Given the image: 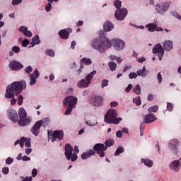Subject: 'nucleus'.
Listing matches in <instances>:
<instances>
[{
    "mask_svg": "<svg viewBox=\"0 0 181 181\" xmlns=\"http://www.w3.org/2000/svg\"><path fill=\"white\" fill-rule=\"evenodd\" d=\"M18 115L20 119L22 118H26V117H28V114L26 113V110H25V108L21 107L18 110Z\"/></svg>",
    "mask_w": 181,
    "mask_h": 181,
    "instance_id": "bb28decb",
    "label": "nucleus"
},
{
    "mask_svg": "<svg viewBox=\"0 0 181 181\" xmlns=\"http://www.w3.org/2000/svg\"><path fill=\"white\" fill-rule=\"evenodd\" d=\"M97 74V71L93 70L92 72L89 73L86 79L81 80L78 83V87L79 88H87L90 84H91V80H93V77L94 75Z\"/></svg>",
    "mask_w": 181,
    "mask_h": 181,
    "instance_id": "20e7f679",
    "label": "nucleus"
},
{
    "mask_svg": "<svg viewBox=\"0 0 181 181\" xmlns=\"http://www.w3.org/2000/svg\"><path fill=\"white\" fill-rule=\"evenodd\" d=\"M103 28L105 32H110L114 29V25L110 21H106L103 25Z\"/></svg>",
    "mask_w": 181,
    "mask_h": 181,
    "instance_id": "4be33fe9",
    "label": "nucleus"
},
{
    "mask_svg": "<svg viewBox=\"0 0 181 181\" xmlns=\"http://www.w3.org/2000/svg\"><path fill=\"white\" fill-rule=\"evenodd\" d=\"M136 77H138V74H136V73L132 72L129 74L130 80H132V78H136Z\"/></svg>",
    "mask_w": 181,
    "mask_h": 181,
    "instance_id": "c03bdc74",
    "label": "nucleus"
},
{
    "mask_svg": "<svg viewBox=\"0 0 181 181\" xmlns=\"http://www.w3.org/2000/svg\"><path fill=\"white\" fill-rule=\"evenodd\" d=\"M13 162V158L8 157L6 159V165H11Z\"/></svg>",
    "mask_w": 181,
    "mask_h": 181,
    "instance_id": "603ef678",
    "label": "nucleus"
},
{
    "mask_svg": "<svg viewBox=\"0 0 181 181\" xmlns=\"http://www.w3.org/2000/svg\"><path fill=\"white\" fill-rule=\"evenodd\" d=\"M103 97L100 95L95 96L93 100V104L95 107H101V105H103Z\"/></svg>",
    "mask_w": 181,
    "mask_h": 181,
    "instance_id": "412c9836",
    "label": "nucleus"
},
{
    "mask_svg": "<svg viewBox=\"0 0 181 181\" xmlns=\"http://www.w3.org/2000/svg\"><path fill=\"white\" fill-rule=\"evenodd\" d=\"M128 15V10L127 8H122L120 10H117L115 16L117 21H124L125 16Z\"/></svg>",
    "mask_w": 181,
    "mask_h": 181,
    "instance_id": "9b49d317",
    "label": "nucleus"
},
{
    "mask_svg": "<svg viewBox=\"0 0 181 181\" xmlns=\"http://www.w3.org/2000/svg\"><path fill=\"white\" fill-rule=\"evenodd\" d=\"M8 66L11 70H13L14 71H18V70L23 69V65L18 61H11Z\"/></svg>",
    "mask_w": 181,
    "mask_h": 181,
    "instance_id": "2eb2a0df",
    "label": "nucleus"
},
{
    "mask_svg": "<svg viewBox=\"0 0 181 181\" xmlns=\"http://www.w3.org/2000/svg\"><path fill=\"white\" fill-rule=\"evenodd\" d=\"M132 90V84H129L128 86L125 88L126 93H129Z\"/></svg>",
    "mask_w": 181,
    "mask_h": 181,
    "instance_id": "680f3d73",
    "label": "nucleus"
},
{
    "mask_svg": "<svg viewBox=\"0 0 181 181\" xmlns=\"http://www.w3.org/2000/svg\"><path fill=\"white\" fill-rule=\"evenodd\" d=\"M33 71V68H32L30 66H28L27 68L25 69V72L27 74H29V73H32Z\"/></svg>",
    "mask_w": 181,
    "mask_h": 181,
    "instance_id": "de8ad7c7",
    "label": "nucleus"
},
{
    "mask_svg": "<svg viewBox=\"0 0 181 181\" xmlns=\"http://www.w3.org/2000/svg\"><path fill=\"white\" fill-rule=\"evenodd\" d=\"M37 175V170H36V168H34L32 170V176L33 177H36Z\"/></svg>",
    "mask_w": 181,
    "mask_h": 181,
    "instance_id": "e2e57ef3",
    "label": "nucleus"
},
{
    "mask_svg": "<svg viewBox=\"0 0 181 181\" xmlns=\"http://www.w3.org/2000/svg\"><path fill=\"white\" fill-rule=\"evenodd\" d=\"M18 30H19V32H23V33H25V31L28 30V28H26L25 26H21L19 28Z\"/></svg>",
    "mask_w": 181,
    "mask_h": 181,
    "instance_id": "0e129e2a",
    "label": "nucleus"
},
{
    "mask_svg": "<svg viewBox=\"0 0 181 181\" xmlns=\"http://www.w3.org/2000/svg\"><path fill=\"white\" fill-rule=\"evenodd\" d=\"M141 162L144 163L146 166H148V168H152V166H153V161H152V160L141 158Z\"/></svg>",
    "mask_w": 181,
    "mask_h": 181,
    "instance_id": "cd10ccee",
    "label": "nucleus"
},
{
    "mask_svg": "<svg viewBox=\"0 0 181 181\" xmlns=\"http://www.w3.org/2000/svg\"><path fill=\"white\" fill-rule=\"evenodd\" d=\"M107 86H108V80L103 79L102 81V88H104V87H107Z\"/></svg>",
    "mask_w": 181,
    "mask_h": 181,
    "instance_id": "864d4df0",
    "label": "nucleus"
},
{
    "mask_svg": "<svg viewBox=\"0 0 181 181\" xmlns=\"http://www.w3.org/2000/svg\"><path fill=\"white\" fill-rule=\"evenodd\" d=\"M148 32H155L157 28V25L155 23H149L148 25H146Z\"/></svg>",
    "mask_w": 181,
    "mask_h": 181,
    "instance_id": "c85d7f7f",
    "label": "nucleus"
},
{
    "mask_svg": "<svg viewBox=\"0 0 181 181\" xmlns=\"http://www.w3.org/2000/svg\"><path fill=\"white\" fill-rule=\"evenodd\" d=\"M118 106V103L117 102H111L110 103V107L112 108L114 107H117Z\"/></svg>",
    "mask_w": 181,
    "mask_h": 181,
    "instance_id": "774afa93",
    "label": "nucleus"
},
{
    "mask_svg": "<svg viewBox=\"0 0 181 181\" xmlns=\"http://www.w3.org/2000/svg\"><path fill=\"white\" fill-rule=\"evenodd\" d=\"M134 93L137 95L141 94V86L139 85H136L134 88Z\"/></svg>",
    "mask_w": 181,
    "mask_h": 181,
    "instance_id": "c9c22d12",
    "label": "nucleus"
},
{
    "mask_svg": "<svg viewBox=\"0 0 181 181\" xmlns=\"http://www.w3.org/2000/svg\"><path fill=\"white\" fill-rule=\"evenodd\" d=\"M114 144H115V141H114V139H107L105 141V146L107 147V149H108V147L110 146H112V145H114Z\"/></svg>",
    "mask_w": 181,
    "mask_h": 181,
    "instance_id": "7c9ffc66",
    "label": "nucleus"
},
{
    "mask_svg": "<svg viewBox=\"0 0 181 181\" xmlns=\"http://www.w3.org/2000/svg\"><path fill=\"white\" fill-rule=\"evenodd\" d=\"M110 69L112 71L117 70V63L115 62H109Z\"/></svg>",
    "mask_w": 181,
    "mask_h": 181,
    "instance_id": "f704fd0d",
    "label": "nucleus"
},
{
    "mask_svg": "<svg viewBox=\"0 0 181 181\" xmlns=\"http://www.w3.org/2000/svg\"><path fill=\"white\" fill-rule=\"evenodd\" d=\"M148 74H149V71L146 70L145 66H144L142 69L137 71V76L140 77H146Z\"/></svg>",
    "mask_w": 181,
    "mask_h": 181,
    "instance_id": "5701e85b",
    "label": "nucleus"
},
{
    "mask_svg": "<svg viewBox=\"0 0 181 181\" xmlns=\"http://www.w3.org/2000/svg\"><path fill=\"white\" fill-rule=\"evenodd\" d=\"M158 110L159 107H158V105H154L153 107H149L148 111V112H158Z\"/></svg>",
    "mask_w": 181,
    "mask_h": 181,
    "instance_id": "72a5a7b5",
    "label": "nucleus"
},
{
    "mask_svg": "<svg viewBox=\"0 0 181 181\" xmlns=\"http://www.w3.org/2000/svg\"><path fill=\"white\" fill-rule=\"evenodd\" d=\"M39 76H40V74L37 69H35L33 74H30L28 75L30 78V86H35V84H36V81L37 78H39Z\"/></svg>",
    "mask_w": 181,
    "mask_h": 181,
    "instance_id": "f8f14e48",
    "label": "nucleus"
},
{
    "mask_svg": "<svg viewBox=\"0 0 181 181\" xmlns=\"http://www.w3.org/2000/svg\"><path fill=\"white\" fill-rule=\"evenodd\" d=\"M65 156L67 160H71L73 158V146L70 144L65 145Z\"/></svg>",
    "mask_w": 181,
    "mask_h": 181,
    "instance_id": "4468645a",
    "label": "nucleus"
},
{
    "mask_svg": "<svg viewBox=\"0 0 181 181\" xmlns=\"http://www.w3.org/2000/svg\"><path fill=\"white\" fill-rule=\"evenodd\" d=\"M153 121H156V117H155L153 114L150 113L149 115H146L145 116L144 123V124H151V122H153Z\"/></svg>",
    "mask_w": 181,
    "mask_h": 181,
    "instance_id": "6ab92c4d",
    "label": "nucleus"
},
{
    "mask_svg": "<svg viewBox=\"0 0 181 181\" xmlns=\"http://www.w3.org/2000/svg\"><path fill=\"white\" fill-rule=\"evenodd\" d=\"M48 138L49 141L52 142H54L56 139L58 141H62L63 138H64V132H63V130H55L52 133V132L48 131Z\"/></svg>",
    "mask_w": 181,
    "mask_h": 181,
    "instance_id": "39448f33",
    "label": "nucleus"
},
{
    "mask_svg": "<svg viewBox=\"0 0 181 181\" xmlns=\"http://www.w3.org/2000/svg\"><path fill=\"white\" fill-rule=\"evenodd\" d=\"M118 117V112L114 109H110L106 115L105 116V122L106 124H115V125L119 124L120 121H122V118Z\"/></svg>",
    "mask_w": 181,
    "mask_h": 181,
    "instance_id": "7ed1b4c3",
    "label": "nucleus"
},
{
    "mask_svg": "<svg viewBox=\"0 0 181 181\" xmlns=\"http://www.w3.org/2000/svg\"><path fill=\"white\" fill-rule=\"evenodd\" d=\"M71 111H73V107H71V106H68V108L65 111L64 115H69V114H71Z\"/></svg>",
    "mask_w": 181,
    "mask_h": 181,
    "instance_id": "37998d69",
    "label": "nucleus"
},
{
    "mask_svg": "<svg viewBox=\"0 0 181 181\" xmlns=\"http://www.w3.org/2000/svg\"><path fill=\"white\" fill-rule=\"evenodd\" d=\"M170 6V3L169 1L160 4H156V10L157 11L158 13H160V15H164L165 12L169 9V7Z\"/></svg>",
    "mask_w": 181,
    "mask_h": 181,
    "instance_id": "6e6552de",
    "label": "nucleus"
},
{
    "mask_svg": "<svg viewBox=\"0 0 181 181\" xmlns=\"http://www.w3.org/2000/svg\"><path fill=\"white\" fill-rule=\"evenodd\" d=\"M145 130V126L142 125V124H141L140 125V135L141 136H144V131Z\"/></svg>",
    "mask_w": 181,
    "mask_h": 181,
    "instance_id": "13d9d810",
    "label": "nucleus"
},
{
    "mask_svg": "<svg viewBox=\"0 0 181 181\" xmlns=\"http://www.w3.org/2000/svg\"><path fill=\"white\" fill-rule=\"evenodd\" d=\"M12 50L14 53H19V52H21V48L18 46H13Z\"/></svg>",
    "mask_w": 181,
    "mask_h": 181,
    "instance_id": "49530a36",
    "label": "nucleus"
},
{
    "mask_svg": "<svg viewBox=\"0 0 181 181\" xmlns=\"http://www.w3.org/2000/svg\"><path fill=\"white\" fill-rule=\"evenodd\" d=\"M134 104H136V105H137V107H139V105H141V97H136L135 98H134L133 100Z\"/></svg>",
    "mask_w": 181,
    "mask_h": 181,
    "instance_id": "e433bc0d",
    "label": "nucleus"
},
{
    "mask_svg": "<svg viewBox=\"0 0 181 181\" xmlns=\"http://www.w3.org/2000/svg\"><path fill=\"white\" fill-rule=\"evenodd\" d=\"M2 173H4V175H8V173H9V168L8 167L3 168Z\"/></svg>",
    "mask_w": 181,
    "mask_h": 181,
    "instance_id": "4d7b16f0",
    "label": "nucleus"
},
{
    "mask_svg": "<svg viewBox=\"0 0 181 181\" xmlns=\"http://www.w3.org/2000/svg\"><path fill=\"white\" fill-rule=\"evenodd\" d=\"M124 151H125L124 147H122L121 146H118L115 153V156H119V155H121V153H122L124 152Z\"/></svg>",
    "mask_w": 181,
    "mask_h": 181,
    "instance_id": "2f4dec72",
    "label": "nucleus"
},
{
    "mask_svg": "<svg viewBox=\"0 0 181 181\" xmlns=\"http://www.w3.org/2000/svg\"><path fill=\"white\" fill-rule=\"evenodd\" d=\"M180 163L181 158H180L179 160H175L170 164V168L171 169V170H174L175 172H179V169H180Z\"/></svg>",
    "mask_w": 181,
    "mask_h": 181,
    "instance_id": "a211bd4d",
    "label": "nucleus"
},
{
    "mask_svg": "<svg viewBox=\"0 0 181 181\" xmlns=\"http://www.w3.org/2000/svg\"><path fill=\"white\" fill-rule=\"evenodd\" d=\"M22 2V0H13L12 1V4L13 5H19Z\"/></svg>",
    "mask_w": 181,
    "mask_h": 181,
    "instance_id": "338daca9",
    "label": "nucleus"
},
{
    "mask_svg": "<svg viewBox=\"0 0 181 181\" xmlns=\"http://www.w3.org/2000/svg\"><path fill=\"white\" fill-rule=\"evenodd\" d=\"M7 116L10 120L12 121L14 124H16L19 121V116H18V112L14 109H8L7 110Z\"/></svg>",
    "mask_w": 181,
    "mask_h": 181,
    "instance_id": "1a4fd4ad",
    "label": "nucleus"
},
{
    "mask_svg": "<svg viewBox=\"0 0 181 181\" xmlns=\"http://www.w3.org/2000/svg\"><path fill=\"white\" fill-rule=\"evenodd\" d=\"M94 151H96V153L99 155L100 158H104L105 156V151H107V146L105 144L98 143L93 146Z\"/></svg>",
    "mask_w": 181,
    "mask_h": 181,
    "instance_id": "0eeeda50",
    "label": "nucleus"
},
{
    "mask_svg": "<svg viewBox=\"0 0 181 181\" xmlns=\"http://www.w3.org/2000/svg\"><path fill=\"white\" fill-rule=\"evenodd\" d=\"M82 63H83V64H86V66H90V64H91V63H93V62L90 59V58H83L81 59Z\"/></svg>",
    "mask_w": 181,
    "mask_h": 181,
    "instance_id": "473e14b6",
    "label": "nucleus"
},
{
    "mask_svg": "<svg viewBox=\"0 0 181 181\" xmlns=\"http://www.w3.org/2000/svg\"><path fill=\"white\" fill-rule=\"evenodd\" d=\"M172 14H173L175 18H177V19H179V21H181V16H180L179 13H177V12L173 11V12H172Z\"/></svg>",
    "mask_w": 181,
    "mask_h": 181,
    "instance_id": "6e6d98bb",
    "label": "nucleus"
},
{
    "mask_svg": "<svg viewBox=\"0 0 181 181\" xmlns=\"http://www.w3.org/2000/svg\"><path fill=\"white\" fill-rule=\"evenodd\" d=\"M86 124H87V125H88L89 127H94V125H97V122H91V120L90 121H86Z\"/></svg>",
    "mask_w": 181,
    "mask_h": 181,
    "instance_id": "8fccbe9b",
    "label": "nucleus"
},
{
    "mask_svg": "<svg viewBox=\"0 0 181 181\" xmlns=\"http://www.w3.org/2000/svg\"><path fill=\"white\" fill-rule=\"evenodd\" d=\"M18 105H22L23 104V96L22 95H19L18 96Z\"/></svg>",
    "mask_w": 181,
    "mask_h": 181,
    "instance_id": "58836bf2",
    "label": "nucleus"
},
{
    "mask_svg": "<svg viewBox=\"0 0 181 181\" xmlns=\"http://www.w3.org/2000/svg\"><path fill=\"white\" fill-rule=\"evenodd\" d=\"M24 144H25V146H26V148H30V146H31V144H30V140H29V139H28L26 138V140H25V141L24 142Z\"/></svg>",
    "mask_w": 181,
    "mask_h": 181,
    "instance_id": "bf43d9fd",
    "label": "nucleus"
},
{
    "mask_svg": "<svg viewBox=\"0 0 181 181\" xmlns=\"http://www.w3.org/2000/svg\"><path fill=\"white\" fill-rule=\"evenodd\" d=\"M81 158L82 159H88L89 156H88V153L86 152V153H83L81 156Z\"/></svg>",
    "mask_w": 181,
    "mask_h": 181,
    "instance_id": "052dcab7",
    "label": "nucleus"
},
{
    "mask_svg": "<svg viewBox=\"0 0 181 181\" xmlns=\"http://www.w3.org/2000/svg\"><path fill=\"white\" fill-rule=\"evenodd\" d=\"M46 54L50 56L51 57H54V51L53 49H47L45 52Z\"/></svg>",
    "mask_w": 181,
    "mask_h": 181,
    "instance_id": "4c0bfd02",
    "label": "nucleus"
},
{
    "mask_svg": "<svg viewBox=\"0 0 181 181\" xmlns=\"http://www.w3.org/2000/svg\"><path fill=\"white\" fill-rule=\"evenodd\" d=\"M26 88V81H14L6 88L5 97L11 100V105H15L18 99L15 95H19L23 89Z\"/></svg>",
    "mask_w": 181,
    "mask_h": 181,
    "instance_id": "f03ea898",
    "label": "nucleus"
},
{
    "mask_svg": "<svg viewBox=\"0 0 181 181\" xmlns=\"http://www.w3.org/2000/svg\"><path fill=\"white\" fill-rule=\"evenodd\" d=\"M42 127V123L40 122H36L35 124L31 127V133L35 135V136H39L40 134V128Z\"/></svg>",
    "mask_w": 181,
    "mask_h": 181,
    "instance_id": "ddd939ff",
    "label": "nucleus"
},
{
    "mask_svg": "<svg viewBox=\"0 0 181 181\" xmlns=\"http://www.w3.org/2000/svg\"><path fill=\"white\" fill-rule=\"evenodd\" d=\"M71 32H73V30H71V28H66L64 30H61L59 32V35L61 39L67 40L69 39V36L70 35V33H71Z\"/></svg>",
    "mask_w": 181,
    "mask_h": 181,
    "instance_id": "dca6fc26",
    "label": "nucleus"
},
{
    "mask_svg": "<svg viewBox=\"0 0 181 181\" xmlns=\"http://www.w3.org/2000/svg\"><path fill=\"white\" fill-rule=\"evenodd\" d=\"M79 152H80V150L78 149V146H75L74 148V153L71 158V162H76V160H77V158H78L77 156V153H78Z\"/></svg>",
    "mask_w": 181,
    "mask_h": 181,
    "instance_id": "a878e982",
    "label": "nucleus"
},
{
    "mask_svg": "<svg viewBox=\"0 0 181 181\" xmlns=\"http://www.w3.org/2000/svg\"><path fill=\"white\" fill-rule=\"evenodd\" d=\"M38 122H41V127L42 125L45 127H47L49 125V123L50 122V119L49 117L44 118L42 120L37 121Z\"/></svg>",
    "mask_w": 181,
    "mask_h": 181,
    "instance_id": "c756f323",
    "label": "nucleus"
},
{
    "mask_svg": "<svg viewBox=\"0 0 181 181\" xmlns=\"http://www.w3.org/2000/svg\"><path fill=\"white\" fill-rule=\"evenodd\" d=\"M52 2H49L48 4L45 6V11L47 12H50L52 11Z\"/></svg>",
    "mask_w": 181,
    "mask_h": 181,
    "instance_id": "a18cd8bd",
    "label": "nucleus"
},
{
    "mask_svg": "<svg viewBox=\"0 0 181 181\" xmlns=\"http://www.w3.org/2000/svg\"><path fill=\"white\" fill-rule=\"evenodd\" d=\"M178 145H179V140L173 139L170 141L168 147L170 148V151H173V152H177Z\"/></svg>",
    "mask_w": 181,
    "mask_h": 181,
    "instance_id": "f3484780",
    "label": "nucleus"
},
{
    "mask_svg": "<svg viewBox=\"0 0 181 181\" xmlns=\"http://www.w3.org/2000/svg\"><path fill=\"white\" fill-rule=\"evenodd\" d=\"M25 142H26V138L22 137L20 140L21 148H23V146H25Z\"/></svg>",
    "mask_w": 181,
    "mask_h": 181,
    "instance_id": "79ce46f5",
    "label": "nucleus"
},
{
    "mask_svg": "<svg viewBox=\"0 0 181 181\" xmlns=\"http://www.w3.org/2000/svg\"><path fill=\"white\" fill-rule=\"evenodd\" d=\"M86 153H88L89 158H90L91 156H94V155L97 153V152L94 149H90L89 151H86Z\"/></svg>",
    "mask_w": 181,
    "mask_h": 181,
    "instance_id": "a19ab883",
    "label": "nucleus"
},
{
    "mask_svg": "<svg viewBox=\"0 0 181 181\" xmlns=\"http://www.w3.org/2000/svg\"><path fill=\"white\" fill-rule=\"evenodd\" d=\"M157 78L158 80V83L160 84V83H162V74H160V72L158 74Z\"/></svg>",
    "mask_w": 181,
    "mask_h": 181,
    "instance_id": "69168bd1",
    "label": "nucleus"
},
{
    "mask_svg": "<svg viewBox=\"0 0 181 181\" xmlns=\"http://www.w3.org/2000/svg\"><path fill=\"white\" fill-rule=\"evenodd\" d=\"M30 122V119L26 117L21 118L18 121V124L20 127H26V125H29Z\"/></svg>",
    "mask_w": 181,
    "mask_h": 181,
    "instance_id": "aec40b11",
    "label": "nucleus"
},
{
    "mask_svg": "<svg viewBox=\"0 0 181 181\" xmlns=\"http://www.w3.org/2000/svg\"><path fill=\"white\" fill-rule=\"evenodd\" d=\"M121 4H122V2H121V1L119 0H115L114 1V6H115V8H117V9H119V8H121Z\"/></svg>",
    "mask_w": 181,
    "mask_h": 181,
    "instance_id": "ea45409f",
    "label": "nucleus"
},
{
    "mask_svg": "<svg viewBox=\"0 0 181 181\" xmlns=\"http://www.w3.org/2000/svg\"><path fill=\"white\" fill-rule=\"evenodd\" d=\"M163 47L165 50H172V49L173 48V42L170 40H166L163 43Z\"/></svg>",
    "mask_w": 181,
    "mask_h": 181,
    "instance_id": "393cba45",
    "label": "nucleus"
},
{
    "mask_svg": "<svg viewBox=\"0 0 181 181\" xmlns=\"http://www.w3.org/2000/svg\"><path fill=\"white\" fill-rule=\"evenodd\" d=\"M23 35H25L27 37H32V32L30 30H25L23 33Z\"/></svg>",
    "mask_w": 181,
    "mask_h": 181,
    "instance_id": "09e8293b",
    "label": "nucleus"
},
{
    "mask_svg": "<svg viewBox=\"0 0 181 181\" xmlns=\"http://www.w3.org/2000/svg\"><path fill=\"white\" fill-rule=\"evenodd\" d=\"M112 45L116 50H122L125 47V42L118 39H113L112 41H110V40L105 37L95 38L91 41L92 47L98 50L100 53L107 52Z\"/></svg>",
    "mask_w": 181,
    "mask_h": 181,
    "instance_id": "f257e3e1",
    "label": "nucleus"
},
{
    "mask_svg": "<svg viewBox=\"0 0 181 181\" xmlns=\"http://www.w3.org/2000/svg\"><path fill=\"white\" fill-rule=\"evenodd\" d=\"M167 110H168V111H173V105L170 103H167Z\"/></svg>",
    "mask_w": 181,
    "mask_h": 181,
    "instance_id": "3c124183",
    "label": "nucleus"
},
{
    "mask_svg": "<svg viewBox=\"0 0 181 181\" xmlns=\"http://www.w3.org/2000/svg\"><path fill=\"white\" fill-rule=\"evenodd\" d=\"M28 45H29V40H28V39L23 40L22 42L23 47H26V46H28Z\"/></svg>",
    "mask_w": 181,
    "mask_h": 181,
    "instance_id": "5fc2aeb1",
    "label": "nucleus"
},
{
    "mask_svg": "<svg viewBox=\"0 0 181 181\" xmlns=\"http://www.w3.org/2000/svg\"><path fill=\"white\" fill-rule=\"evenodd\" d=\"M153 54H158L159 60H162V57H163V54H165V49L162 47V45L157 44L153 48Z\"/></svg>",
    "mask_w": 181,
    "mask_h": 181,
    "instance_id": "9d476101",
    "label": "nucleus"
},
{
    "mask_svg": "<svg viewBox=\"0 0 181 181\" xmlns=\"http://www.w3.org/2000/svg\"><path fill=\"white\" fill-rule=\"evenodd\" d=\"M77 97L74 96H67L66 97L64 100H63V104L64 107H71L74 108L76 105H77Z\"/></svg>",
    "mask_w": 181,
    "mask_h": 181,
    "instance_id": "423d86ee",
    "label": "nucleus"
},
{
    "mask_svg": "<svg viewBox=\"0 0 181 181\" xmlns=\"http://www.w3.org/2000/svg\"><path fill=\"white\" fill-rule=\"evenodd\" d=\"M35 45H40V39L39 38V35H35L33 37L30 47H33L34 46H35Z\"/></svg>",
    "mask_w": 181,
    "mask_h": 181,
    "instance_id": "b1692460",
    "label": "nucleus"
}]
</instances>
